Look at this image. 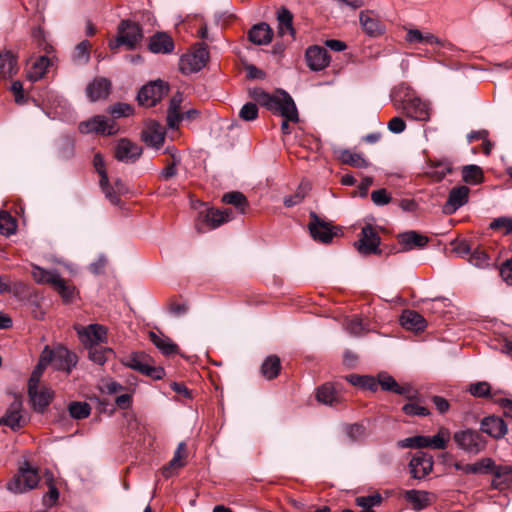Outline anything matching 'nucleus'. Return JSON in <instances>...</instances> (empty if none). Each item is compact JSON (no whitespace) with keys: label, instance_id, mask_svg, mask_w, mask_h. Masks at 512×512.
I'll return each mask as SVG.
<instances>
[{"label":"nucleus","instance_id":"obj_15","mask_svg":"<svg viewBox=\"0 0 512 512\" xmlns=\"http://www.w3.org/2000/svg\"><path fill=\"white\" fill-rule=\"evenodd\" d=\"M166 130L156 121H149L141 133L142 141L153 148L159 149L165 140Z\"/></svg>","mask_w":512,"mask_h":512},{"label":"nucleus","instance_id":"obj_13","mask_svg":"<svg viewBox=\"0 0 512 512\" xmlns=\"http://www.w3.org/2000/svg\"><path fill=\"white\" fill-rule=\"evenodd\" d=\"M376 380L378 382V387L380 386L384 391L403 395L408 400H414L417 397V391L414 390L409 384L400 385L391 375L385 372L379 373Z\"/></svg>","mask_w":512,"mask_h":512},{"label":"nucleus","instance_id":"obj_23","mask_svg":"<svg viewBox=\"0 0 512 512\" xmlns=\"http://www.w3.org/2000/svg\"><path fill=\"white\" fill-rule=\"evenodd\" d=\"M18 71V55L11 50H0V79H10Z\"/></svg>","mask_w":512,"mask_h":512},{"label":"nucleus","instance_id":"obj_22","mask_svg":"<svg viewBox=\"0 0 512 512\" xmlns=\"http://www.w3.org/2000/svg\"><path fill=\"white\" fill-rule=\"evenodd\" d=\"M111 81L105 77L94 78L86 87V95L90 101L106 99L111 91Z\"/></svg>","mask_w":512,"mask_h":512},{"label":"nucleus","instance_id":"obj_12","mask_svg":"<svg viewBox=\"0 0 512 512\" xmlns=\"http://www.w3.org/2000/svg\"><path fill=\"white\" fill-rule=\"evenodd\" d=\"M309 231L312 238L321 243H330L333 237L337 234L334 227L321 219L315 212L310 213Z\"/></svg>","mask_w":512,"mask_h":512},{"label":"nucleus","instance_id":"obj_11","mask_svg":"<svg viewBox=\"0 0 512 512\" xmlns=\"http://www.w3.org/2000/svg\"><path fill=\"white\" fill-rule=\"evenodd\" d=\"M168 92V85L162 80H156L143 86L137 96L142 106H155Z\"/></svg>","mask_w":512,"mask_h":512},{"label":"nucleus","instance_id":"obj_42","mask_svg":"<svg viewBox=\"0 0 512 512\" xmlns=\"http://www.w3.org/2000/svg\"><path fill=\"white\" fill-rule=\"evenodd\" d=\"M165 152L170 154L171 161L167 162V165L162 170L160 176L162 179L168 180L177 174V166L180 164L181 159L174 147L166 148Z\"/></svg>","mask_w":512,"mask_h":512},{"label":"nucleus","instance_id":"obj_14","mask_svg":"<svg viewBox=\"0 0 512 512\" xmlns=\"http://www.w3.org/2000/svg\"><path fill=\"white\" fill-rule=\"evenodd\" d=\"M142 153L143 149L141 146L127 138H121L116 144L114 156L120 162L134 163L140 158Z\"/></svg>","mask_w":512,"mask_h":512},{"label":"nucleus","instance_id":"obj_64","mask_svg":"<svg viewBox=\"0 0 512 512\" xmlns=\"http://www.w3.org/2000/svg\"><path fill=\"white\" fill-rule=\"evenodd\" d=\"M500 275L508 285H512V258L502 264Z\"/></svg>","mask_w":512,"mask_h":512},{"label":"nucleus","instance_id":"obj_50","mask_svg":"<svg viewBox=\"0 0 512 512\" xmlns=\"http://www.w3.org/2000/svg\"><path fill=\"white\" fill-rule=\"evenodd\" d=\"M113 354L112 349L99 345L89 347V358L96 364L103 365Z\"/></svg>","mask_w":512,"mask_h":512},{"label":"nucleus","instance_id":"obj_44","mask_svg":"<svg viewBox=\"0 0 512 512\" xmlns=\"http://www.w3.org/2000/svg\"><path fill=\"white\" fill-rule=\"evenodd\" d=\"M451 163L440 161L429 166L426 174L435 182L441 181L447 174L451 173Z\"/></svg>","mask_w":512,"mask_h":512},{"label":"nucleus","instance_id":"obj_8","mask_svg":"<svg viewBox=\"0 0 512 512\" xmlns=\"http://www.w3.org/2000/svg\"><path fill=\"white\" fill-rule=\"evenodd\" d=\"M42 362L52 363L55 369L70 373L77 363V356L63 346H58L55 349L45 347L42 351Z\"/></svg>","mask_w":512,"mask_h":512},{"label":"nucleus","instance_id":"obj_19","mask_svg":"<svg viewBox=\"0 0 512 512\" xmlns=\"http://www.w3.org/2000/svg\"><path fill=\"white\" fill-rule=\"evenodd\" d=\"M308 67L313 71H321L330 63V56L325 48L321 46H310L305 53Z\"/></svg>","mask_w":512,"mask_h":512},{"label":"nucleus","instance_id":"obj_40","mask_svg":"<svg viewBox=\"0 0 512 512\" xmlns=\"http://www.w3.org/2000/svg\"><path fill=\"white\" fill-rule=\"evenodd\" d=\"M49 64L50 60L48 57L40 56L27 71V78L32 82L41 79L45 75Z\"/></svg>","mask_w":512,"mask_h":512},{"label":"nucleus","instance_id":"obj_21","mask_svg":"<svg viewBox=\"0 0 512 512\" xmlns=\"http://www.w3.org/2000/svg\"><path fill=\"white\" fill-rule=\"evenodd\" d=\"M78 335L84 345L96 346L106 340L107 331L104 326L91 324L77 330Z\"/></svg>","mask_w":512,"mask_h":512},{"label":"nucleus","instance_id":"obj_18","mask_svg":"<svg viewBox=\"0 0 512 512\" xmlns=\"http://www.w3.org/2000/svg\"><path fill=\"white\" fill-rule=\"evenodd\" d=\"M28 394L33 409L40 413L45 411L54 397V392L50 388L44 386L29 387Z\"/></svg>","mask_w":512,"mask_h":512},{"label":"nucleus","instance_id":"obj_29","mask_svg":"<svg viewBox=\"0 0 512 512\" xmlns=\"http://www.w3.org/2000/svg\"><path fill=\"white\" fill-rule=\"evenodd\" d=\"M277 32L280 37L289 35L294 39L295 30L293 27V14L285 7H281L277 11Z\"/></svg>","mask_w":512,"mask_h":512},{"label":"nucleus","instance_id":"obj_36","mask_svg":"<svg viewBox=\"0 0 512 512\" xmlns=\"http://www.w3.org/2000/svg\"><path fill=\"white\" fill-rule=\"evenodd\" d=\"M337 158L346 165L355 168H366L369 163L360 153L353 152L349 149H339L336 151Z\"/></svg>","mask_w":512,"mask_h":512},{"label":"nucleus","instance_id":"obj_27","mask_svg":"<svg viewBox=\"0 0 512 512\" xmlns=\"http://www.w3.org/2000/svg\"><path fill=\"white\" fill-rule=\"evenodd\" d=\"M409 43H422L430 46L444 47L445 41L430 32H422L418 29H409L406 34Z\"/></svg>","mask_w":512,"mask_h":512},{"label":"nucleus","instance_id":"obj_7","mask_svg":"<svg viewBox=\"0 0 512 512\" xmlns=\"http://www.w3.org/2000/svg\"><path fill=\"white\" fill-rule=\"evenodd\" d=\"M123 364L155 380H160L165 376L164 369L154 366L151 358L142 352L130 354L123 360Z\"/></svg>","mask_w":512,"mask_h":512},{"label":"nucleus","instance_id":"obj_53","mask_svg":"<svg viewBox=\"0 0 512 512\" xmlns=\"http://www.w3.org/2000/svg\"><path fill=\"white\" fill-rule=\"evenodd\" d=\"M222 201L241 209L242 213L244 212V208L247 205V199L241 192L226 193L223 195Z\"/></svg>","mask_w":512,"mask_h":512},{"label":"nucleus","instance_id":"obj_34","mask_svg":"<svg viewBox=\"0 0 512 512\" xmlns=\"http://www.w3.org/2000/svg\"><path fill=\"white\" fill-rule=\"evenodd\" d=\"M494 478L491 481L493 489L503 490L512 483V474L510 473V466L499 465L492 468Z\"/></svg>","mask_w":512,"mask_h":512},{"label":"nucleus","instance_id":"obj_3","mask_svg":"<svg viewBox=\"0 0 512 512\" xmlns=\"http://www.w3.org/2000/svg\"><path fill=\"white\" fill-rule=\"evenodd\" d=\"M40 481L38 470L25 461L18 472L7 483L6 488L14 494H23L37 487Z\"/></svg>","mask_w":512,"mask_h":512},{"label":"nucleus","instance_id":"obj_9","mask_svg":"<svg viewBox=\"0 0 512 512\" xmlns=\"http://www.w3.org/2000/svg\"><path fill=\"white\" fill-rule=\"evenodd\" d=\"M453 439L460 449L471 454H478L486 447V440L483 436L471 429L455 432Z\"/></svg>","mask_w":512,"mask_h":512},{"label":"nucleus","instance_id":"obj_48","mask_svg":"<svg viewBox=\"0 0 512 512\" xmlns=\"http://www.w3.org/2000/svg\"><path fill=\"white\" fill-rule=\"evenodd\" d=\"M494 467V461L490 458H483L473 464H465L462 471L466 474H478L491 471Z\"/></svg>","mask_w":512,"mask_h":512},{"label":"nucleus","instance_id":"obj_31","mask_svg":"<svg viewBox=\"0 0 512 512\" xmlns=\"http://www.w3.org/2000/svg\"><path fill=\"white\" fill-rule=\"evenodd\" d=\"M399 243L404 250H412L415 248H423L427 245L429 238L416 231H408L398 236Z\"/></svg>","mask_w":512,"mask_h":512},{"label":"nucleus","instance_id":"obj_25","mask_svg":"<svg viewBox=\"0 0 512 512\" xmlns=\"http://www.w3.org/2000/svg\"><path fill=\"white\" fill-rule=\"evenodd\" d=\"M359 20L362 29L369 36H379L384 32V24L372 11H362Z\"/></svg>","mask_w":512,"mask_h":512},{"label":"nucleus","instance_id":"obj_38","mask_svg":"<svg viewBox=\"0 0 512 512\" xmlns=\"http://www.w3.org/2000/svg\"><path fill=\"white\" fill-rule=\"evenodd\" d=\"M185 456H186V445H185V443L181 442L178 445L171 461L168 463L167 466L163 467L162 475L165 478L171 477L173 470L181 468L185 465V462L183 461Z\"/></svg>","mask_w":512,"mask_h":512},{"label":"nucleus","instance_id":"obj_35","mask_svg":"<svg viewBox=\"0 0 512 512\" xmlns=\"http://www.w3.org/2000/svg\"><path fill=\"white\" fill-rule=\"evenodd\" d=\"M316 398L319 402L330 406L341 402L339 392L330 383H325L317 389Z\"/></svg>","mask_w":512,"mask_h":512},{"label":"nucleus","instance_id":"obj_6","mask_svg":"<svg viewBox=\"0 0 512 512\" xmlns=\"http://www.w3.org/2000/svg\"><path fill=\"white\" fill-rule=\"evenodd\" d=\"M209 60V52L205 43H197L191 51L182 55L179 62L180 71L191 74L200 71Z\"/></svg>","mask_w":512,"mask_h":512},{"label":"nucleus","instance_id":"obj_54","mask_svg":"<svg viewBox=\"0 0 512 512\" xmlns=\"http://www.w3.org/2000/svg\"><path fill=\"white\" fill-rule=\"evenodd\" d=\"M52 286L65 301H70L73 298L74 287L68 285L66 281L60 277V275L57 277Z\"/></svg>","mask_w":512,"mask_h":512},{"label":"nucleus","instance_id":"obj_58","mask_svg":"<svg viewBox=\"0 0 512 512\" xmlns=\"http://www.w3.org/2000/svg\"><path fill=\"white\" fill-rule=\"evenodd\" d=\"M258 116V107L255 103L249 102L240 109L239 117L244 121H253Z\"/></svg>","mask_w":512,"mask_h":512},{"label":"nucleus","instance_id":"obj_28","mask_svg":"<svg viewBox=\"0 0 512 512\" xmlns=\"http://www.w3.org/2000/svg\"><path fill=\"white\" fill-rule=\"evenodd\" d=\"M231 209L219 210L210 208L206 211L204 222L209 229H215L233 218Z\"/></svg>","mask_w":512,"mask_h":512},{"label":"nucleus","instance_id":"obj_59","mask_svg":"<svg viewBox=\"0 0 512 512\" xmlns=\"http://www.w3.org/2000/svg\"><path fill=\"white\" fill-rule=\"evenodd\" d=\"M469 261L476 267H484L489 264V257L484 250L477 248L473 252H471Z\"/></svg>","mask_w":512,"mask_h":512},{"label":"nucleus","instance_id":"obj_33","mask_svg":"<svg viewBox=\"0 0 512 512\" xmlns=\"http://www.w3.org/2000/svg\"><path fill=\"white\" fill-rule=\"evenodd\" d=\"M149 49L153 53H171L174 50L173 39L166 33H157L150 38Z\"/></svg>","mask_w":512,"mask_h":512},{"label":"nucleus","instance_id":"obj_5","mask_svg":"<svg viewBox=\"0 0 512 512\" xmlns=\"http://www.w3.org/2000/svg\"><path fill=\"white\" fill-rule=\"evenodd\" d=\"M143 33L139 24L130 20H122L118 26L117 37L109 43L112 50L117 49L121 45H125L128 49H134L142 40Z\"/></svg>","mask_w":512,"mask_h":512},{"label":"nucleus","instance_id":"obj_17","mask_svg":"<svg viewBox=\"0 0 512 512\" xmlns=\"http://www.w3.org/2000/svg\"><path fill=\"white\" fill-rule=\"evenodd\" d=\"M380 237L376 230L370 225H365L361 230V237L358 241V251L362 254H373L378 252Z\"/></svg>","mask_w":512,"mask_h":512},{"label":"nucleus","instance_id":"obj_63","mask_svg":"<svg viewBox=\"0 0 512 512\" xmlns=\"http://www.w3.org/2000/svg\"><path fill=\"white\" fill-rule=\"evenodd\" d=\"M469 392L476 397H485L490 394V385L487 382H478L470 385Z\"/></svg>","mask_w":512,"mask_h":512},{"label":"nucleus","instance_id":"obj_60","mask_svg":"<svg viewBox=\"0 0 512 512\" xmlns=\"http://www.w3.org/2000/svg\"><path fill=\"white\" fill-rule=\"evenodd\" d=\"M48 363L42 362V355L40 356L39 362L35 369L33 370L29 382H28V388L29 387H36L39 386L40 378L43 373V370L48 366Z\"/></svg>","mask_w":512,"mask_h":512},{"label":"nucleus","instance_id":"obj_46","mask_svg":"<svg viewBox=\"0 0 512 512\" xmlns=\"http://www.w3.org/2000/svg\"><path fill=\"white\" fill-rule=\"evenodd\" d=\"M405 498L413 505L415 510H421L429 504V494L425 491L408 490Z\"/></svg>","mask_w":512,"mask_h":512},{"label":"nucleus","instance_id":"obj_37","mask_svg":"<svg viewBox=\"0 0 512 512\" xmlns=\"http://www.w3.org/2000/svg\"><path fill=\"white\" fill-rule=\"evenodd\" d=\"M183 101V97L181 93H177L170 100V105L167 111V125L171 128H177L180 120L182 119V115L180 113V106Z\"/></svg>","mask_w":512,"mask_h":512},{"label":"nucleus","instance_id":"obj_16","mask_svg":"<svg viewBox=\"0 0 512 512\" xmlns=\"http://www.w3.org/2000/svg\"><path fill=\"white\" fill-rule=\"evenodd\" d=\"M22 400L20 397H15L13 402L9 405L5 415L0 418V425L10 427L12 430H18L24 426V417L21 414Z\"/></svg>","mask_w":512,"mask_h":512},{"label":"nucleus","instance_id":"obj_57","mask_svg":"<svg viewBox=\"0 0 512 512\" xmlns=\"http://www.w3.org/2000/svg\"><path fill=\"white\" fill-rule=\"evenodd\" d=\"M133 107L130 104L127 103H116L109 107L108 112L114 117V118H120V117H128L133 114Z\"/></svg>","mask_w":512,"mask_h":512},{"label":"nucleus","instance_id":"obj_10","mask_svg":"<svg viewBox=\"0 0 512 512\" xmlns=\"http://www.w3.org/2000/svg\"><path fill=\"white\" fill-rule=\"evenodd\" d=\"M78 128L81 133H97L109 136L115 135L119 130L117 123L113 119L102 115H97L81 122Z\"/></svg>","mask_w":512,"mask_h":512},{"label":"nucleus","instance_id":"obj_62","mask_svg":"<svg viewBox=\"0 0 512 512\" xmlns=\"http://www.w3.org/2000/svg\"><path fill=\"white\" fill-rule=\"evenodd\" d=\"M371 199L377 206H383L391 201V196L386 189H378L371 193Z\"/></svg>","mask_w":512,"mask_h":512},{"label":"nucleus","instance_id":"obj_20","mask_svg":"<svg viewBox=\"0 0 512 512\" xmlns=\"http://www.w3.org/2000/svg\"><path fill=\"white\" fill-rule=\"evenodd\" d=\"M411 474L416 479H422L428 475L433 468V458L424 452H417L410 461Z\"/></svg>","mask_w":512,"mask_h":512},{"label":"nucleus","instance_id":"obj_39","mask_svg":"<svg viewBox=\"0 0 512 512\" xmlns=\"http://www.w3.org/2000/svg\"><path fill=\"white\" fill-rule=\"evenodd\" d=\"M280 369L281 363L279 357L271 355L264 360L261 366V374L267 380H272L278 376Z\"/></svg>","mask_w":512,"mask_h":512},{"label":"nucleus","instance_id":"obj_4","mask_svg":"<svg viewBox=\"0 0 512 512\" xmlns=\"http://www.w3.org/2000/svg\"><path fill=\"white\" fill-rule=\"evenodd\" d=\"M451 438L450 430L446 427H440L436 435L422 436L417 435L408 437L400 441V446L403 448H432L443 450L447 447Z\"/></svg>","mask_w":512,"mask_h":512},{"label":"nucleus","instance_id":"obj_41","mask_svg":"<svg viewBox=\"0 0 512 512\" xmlns=\"http://www.w3.org/2000/svg\"><path fill=\"white\" fill-rule=\"evenodd\" d=\"M91 44L89 41L84 40L76 45L71 59L76 65H85L90 60Z\"/></svg>","mask_w":512,"mask_h":512},{"label":"nucleus","instance_id":"obj_56","mask_svg":"<svg viewBox=\"0 0 512 512\" xmlns=\"http://www.w3.org/2000/svg\"><path fill=\"white\" fill-rule=\"evenodd\" d=\"M492 230H501L504 235L512 233V218L511 217H498L495 218L489 225Z\"/></svg>","mask_w":512,"mask_h":512},{"label":"nucleus","instance_id":"obj_26","mask_svg":"<svg viewBox=\"0 0 512 512\" xmlns=\"http://www.w3.org/2000/svg\"><path fill=\"white\" fill-rule=\"evenodd\" d=\"M481 431L493 438H501L507 433V425L501 417L489 416L481 421Z\"/></svg>","mask_w":512,"mask_h":512},{"label":"nucleus","instance_id":"obj_47","mask_svg":"<svg viewBox=\"0 0 512 512\" xmlns=\"http://www.w3.org/2000/svg\"><path fill=\"white\" fill-rule=\"evenodd\" d=\"M461 173L463 181L468 184L476 185L483 181V171L477 165H466Z\"/></svg>","mask_w":512,"mask_h":512},{"label":"nucleus","instance_id":"obj_1","mask_svg":"<svg viewBox=\"0 0 512 512\" xmlns=\"http://www.w3.org/2000/svg\"><path fill=\"white\" fill-rule=\"evenodd\" d=\"M251 97L261 106L284 118L281 130L284 134L290 133L289 122H298V111L292 97L285 91L269 94L261 88L253 89Z\"/></svg>","mask_w":512,"mask_h":512},{"label":"nucleus","instance_id":"obj_2","mask_svg":"<svg viewBox=\"0 0 512 512\" xmlns=\"http://www.w3.org/2000/svg\"><path fill=\"white\" fill-rule=\"evenodd\" d=\"M392 102L395 109L401 111L408 118L417 121H427L430 118L428 105L405 84H400L394 89Z\"/></svg>","mask_w":512,"mask_h":512},{"label":"nucleus","instance_id":"obj_49","mask_svg":"<svg viewBox=\"0 0 512 512\" xmlns=\"http://www.w3.org/2000/svg\"><path fill=\"white\" fill-rule=\"evenodd\" d=\"M346 379L355 386H360L362 388L368 389L370 391H376L378 389V382L376 378L372 376H359V375H349Z\"/></svg>","mask_w":512,"mask_h":512},{"label":"nucleus","instance_id":"obj_61","mask_svg":"<svg viewBox=\"0 0 512 512\" xmlns=\"http://www.w3.org/2000/svg\"><path fill=\"white\" fill-rule=\"evenodd\" d=\"M346 329L349 333L355 336L361 335L365 331L362 320L358 317H352L346 321Z\"/></svg>","mask_w":512,"mask_h":512},{"label":"nucleus","instance_id":"obj_52","mask_svg":"<svg viewBox=\"0 0 512 512\" xmlns=\"http://www.w3.org/2000/svg\"><path fill=\"white\" fill-rule=\"evenodd\" d=\"M71 417L75 419H84L90 415L91 408L86 402H72L68 407Z\"/></svg>","mask_w":512,"mask_h":512},{"label":"nucleus","instance_id":"obj_30","mask_svg":"<svg viewBox=\"0 0 512 512\" xmlns=\"http://www.w3.org/2000/svg\"><path fill=\"white\" fill-rule=\"evenodd\" d=\"M401 325L412 331H423L426 328L425 318L414 310H405L400 317Z\"/></svg>","mask_w":512,"mask_h":512},{"label":"nucleus","instance_id":"obj_32","mask_svg":"<svg viewBox=\"0 0 512 512\" xmlns=\"http://www.w3.org/2000/svg\"><path fill=\"white\" fill-rule=\"evenodd\" d=\"M273 36L272 29L266 23L254 25L248 32L249 40L256 45H267Z\"/></svg>","mask_w":512,"mask_h":512},{"label":"nucleus","instance_id":"obj_24","mask_svg":"<svg viewBox=\"0 0 512 512\" xmlns=\"http://www.w3.org/2000/svg\"><path fill=\"white\" fill-rule=\"evenodd\" d=\"M469 193L470 189L464 185L452 188L444 205L445 213L452 214L461 206L466 204L469 198Z\"/></svg>","mask_w":512,"mask_h":512},{"label":"nucleus","instance_id":"obj_43","mask_svg":"<svg viewBox=\"0 0 512 512\" xmlns=\"http://www.w3.org/2000/svg\"><path fill=\"white\" fill-rule=\"evenodd\" d=\"M32 277L38 284H49L53 285L59 274L56 271L45 270L40 266H32Z\"/></svg>","mask_w":512,"mask_h":512},{"label":"nucleus","instance_id":"obj_55","mask_svg":"<svg viewBox=\"0 0 512 512\" xmlns=\"http://www.w3.org/2000/svg\"><path fill=\"white\" fill-rule=\"evenodd\" d=\"M16 230V222L7 212L0 213V233L9 236Z\"/></svg>","mask_w":512,"mask_h":512},{"label":"nucleus","instance_id":"obj_45","mask_svg":"<svg viewBox=\"0 0 512 512\" xmlns=\"http://www.w3.org/2000/svg\"><path fill=\"white\" fill-rule=\"evenodd\" d=\"M150 339L153 344L165 355L177 353L178 346L168 337L159 336L154 332L150 333Z\"/></svg>","mask_w":512,"mask_h":512},{"label":"nucleus","instance_id":"obj_51","mask_svg":"<svg viewBox=\"0 0 512 512\" xmlns=\"http://www.w3.org/2000/svg\"><path fill=\"white\" fill-rule=\"evenodd\" d=\"M410 402L405 404L402 407V411L408 416H428L430 415V411L427 407L422 406L418 402V396L414 400H409Z\"/></svg>","mask_w":512,"mask_h":512}]
</instances>
